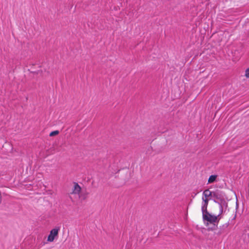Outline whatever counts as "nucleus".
<instances>
[{"label":"nucleus","mask_w":249,"mask_h":249,"mask_svg":"<svg viewBox=\"0 0 249 249\" xmlns=\"http://www.w3.org/2000/svg\"><path fill=\"white\" fill-rule=\"evenodd\" d=\"M60 227L57 226L52 229L50 232V234L48 237L47 240L49 242H53L55 237H57L58 234V232L60 231Z\"/></svg>","instance_id":"2"},{"label":"nucleus","mask_w":249,"mask_h":249,"mask_svg":"<svg viewBox=\"0 0 249 249\" xmlns=\"http://www.w3.org/2000/svg\"><path fill=\"white\" fill-rule=\"evenodd\" d=\"M58 133H59L58 130H55V131L51 132L50 133V136H51V137L54 136L55 135H57Z\"/></svg>","instance_id":"9"},{"label":"nucleus","mask_w":249,"mask_h":249,"mask_svg":"<svg viewBox=\"0 0 249 249\" xmlns=\"http://www.w3.org/2000/svg\"><path fill=\"white\" fill-rule=\"evenodd\" d=\"M245 76L247 78H249V68L247 69L245 71Z\"/></svg>","instance_id":"10"},{"label":"nucleus","mask_w":249,"mask_h":249,"mask_svg":"<svg viewBox=\"0 0 249 249\" xmlns=\"http://www.w3.org/2000/svg\"><path fill=\"white\" fill-rule=\"evenodd\" d=\"M213 198L215 202L220 204L218 201L224 199V193L219 190L214 191L213 192Z\"/></svg>","instance_id":"3"},{"label":"nucleus","mask_w":249,"mask_h":249,"mask_svg":"<svg viewBox=\"0 0 249 249\" xmlns=\"http://www.w3.org/2000/svg\"><path fill=\"white\" fill-rule=\"evenodd\" d=\"M80 191L81 187H80V186L77 183H74L73 189L72 190V192L71 193L70 196L71 198L72 199L73 201H74V200H73L72 198V195H76L77 196L78 198L81 197V196H79V193Z\"/></svg>","instance_id":"4"},{"label":"nucleus","mask_w":249,"mask_h":249,"mask_svg":"<svg viewBox=\"0 0 249 249\" xmlns=\"http://www.w3.org/2000/svg\"><path fill=\"white\" fill-rule=\"evenodd\" d=\"M203 202L202 204L201 210L202 212L207 211V208L208 204V200L207 198H204V197H202Z\"/></svg>","instance_id":"5"},{"label":"nucleus","mask_w":249,"mask_h":249,"mask_svg":"<svg viewBox=\"0 0 249 249\" xmlns=\"http://www.w3.org/2000/svg\"><path fill=\"white\" fill-rule=\"evenodd\" d=\"M216 178V176L215 175H211L208 179V182L209 183H212L215 181Z\"/></svg>","instance_id":"7"},{"label":"nucleus","mask_w":249,"mask_h":249,"mask_svg":"<svg viewBox=\"0 0 249 249\" xmlns=\"http://www.w3.org/2000/svg\"><path fill=\"white\" fill-rule=\"evenodd\" d=\"M213 192H212L209 190H205L203 193V195L205 196V198H207V197L211 196L213 197Z\"/></svg>","instance_id":"6"},{"label":"nucleus","mask_w":249,"mask_h":249,"mask_svg":"<svg viewBox=\"0 0 249 249\" xmlns=\"http://www.w3.org/2000/svg\"><path fill=\"white\" fill-rule=\"evenodd\" d=\"M202 216L204 221H207L211 224H214L219 222L218 216L210 213L208 211L203 212Z\"/></svg>","instance_id":"1"},{"label":"nucleus","mask_w":249,"mask_h":249,"mask_svg":"<svg viewBox=\"0 0 249 249\" xmlns=\"http://www.w3.org/2000/svg\"><path fill=\"white\" fill-rule=\"evenodd\" d=\"M219 204V206H220V213L217 215H216V216H218V219H219V220L221 218L220 216L222 213L223 210V207H222V205L221 204Z\"/></svg>","instance_id":"8"}]
</instances>
